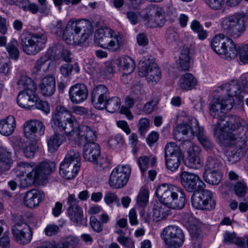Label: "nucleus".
Masks as SVG:
<instances>
[{"label": "nucleus", "mask_w": 248, "mask_h": 248, "mask_svg": "<svg viewBox=\"0 0 248 248\" xmlns=\"http://www.w3.org/2000/svg\"><path fill=\"white\" fill-rule=\"evenodd\" d=\"M16 127V120L12 115L0 120V134L3 136H9L12 135Z\"/></svg>", "instance_id": "nucleus-33"}, {"label": "nucleus", "mask_w": 248, "mask_h": 248, "mask_svg": "<svg viewBox=\"0 0 248 248\" xmlns=\"http://www.w3.org/2000/svg\"><path fill=\"white\" fill-rule=\"evenodd\" d=\"M221 168L220 163L216 158L209 156L206 161L204 171L221 170Z\"/></svg>", "instance_id": "nucleus-45"}, {"label": "nucleus", "mask_w": 248, "mask_h": 248, "mask_svg": "<svg viewBox=\"0 0 248 248\" xmlns=\"http://www.w3.org/2000/svg\"><path fill=\"white\" fill-rule=\"evenodd\" d=\"M161 237L167 248H179L184 244L185 235L183 230L179 227L169 225L162 230Z\"/></svg>", "instance_id": "nucleus-12"}, {"label": "nucleus", "mask_w": 248, "mask_h": 248, "mask_svg": "<svg viewBox=\"0 0 248 248\" xmlns=\"http://www.w3.org/2000/svg\"><path fill=\"white\" fill-rule=\"evenodd\" d=\"M191 58L188 49H184L181 51L179 59V66L182 70H188L190 67Z\"/></svg>", "instance_id": "nucleus-40"}, {"label": "nucleus", "mask_w": 248, "mask_h": 248, "mask_svg": "<svg viewBox=\"0 0 248 248\" xmlns=\"http://www.w3.org/2000/svg\"><path fill=\"white\" fill-rule=\"evenodd\" d=\"M73 66L72 64L67 63L60 67L61 73L64 77L68 76L72 72Z\"/></svg>", "instance_id": "nucleus-63"}, {"label": "nucleus", "mask_w": 248, "mask_h": 248, "mask_svg": "<svg viewBox=\"0 0 248 248\" xmlns=\"http://www.w3.org/2000/svg\"><path fill=\"white\" fill-rule=\"evenodd\" d=\"M159 135L157 132L155 131H152L148 136L146 139L147 143L149 146H152L158 139Z\"/></svg>", "instance_id": "nucleus-64"}, {"label": "nucleus", "mask_w": 248, "mask_h": 248, "mask_svg": "<svg viewBox=\"0 0 248 248\" xmlns=\"http://www.w3.org/2000/svg\"><path fill=\"white\" fill-rule=\"evenodd\" d=\"M163 13L162 8L157 5H151L145 9L142 19L148 27H161L164 23Z\"/></svg>", "instance_id": "nucleus-16"}, {"label": "nucleus", "mask_w": 248, "mask_h": 248, "mask_svg": "<svg viewBox=\"0 0 248 248\" xmlns=\"http://www.w3.org/2000/svg\"><path fill=\"white\" fill-rule=\"evenodd\" d=\"M223 241L225 244H235L240 247L245 246V241L242 238L238 237L234 232H230L227 231L223 234Z\"/></svg>", "instance_id": "nucleus-41"}, {"label": "nucleus", "mask_w": 248, "mask_h": 248, "mask_svg": "<svg viewBox=\"0 0 248 248\" xmlns=\"http://www.w3.org/2000/svg\"><path fill=\"white\" fill-rule=\"evenodd\" d=\"M25 137L37 141L45 134L46 127L44 123L37 119H32L25 122L23 125Z\"/></svg>", "instance_id": "nucleus-19"}, {"label": "nucleus", "mask_w": 248, "mask_h": 248, "mask_svg": "<svg viewBox=\"0 0 248 248\" xmlns=\"http://www.w3.org/2000/svg\"><path fill=\"white\" fill-rule=\"evenodd\" d=\"M126 16L130 22L133 25L138 23L140 20L141 16L138 11H131L126 13Z\"/></svg>", "instance_id": "nucleus-57"}, {"label": "nucleus", "mask_w": 248, "mask_h": 248, "mask_svg": "<svg viewBox=\"0 0 248 248\" xmlns=\"http://www.w3.org/2000/svg\"><path fill=\"white\" fill-rule=\"evenodd\" d=\"M62 162H65L70 165H77L80 167L81 158L79 152L76 149H71L68 151Z\"/></svg>", "instance_id": "nucleus-39"}, {"label": "nucleus", "mask_w": 248, "mask_h": 248, "mask_svg": "<svg viewBox=\"0 0 248 248\" xmlns=\"http://www.w3.org/2000/svg\"><path fill=\"white\" fill-rule=\"evenodd\" d=\"M247 16L245 13H238L222 19L221 29L235 38L241 36L246 30Z\"/></svg>", "instance_id": "nucleus-9"}, {"label": "nucleus", "mask_w": 248, "mask_h": 248, "mask_svg": "<svg viewBox=\"0 0 248 248\" xmlns=\"http://www.w3.org/2000/svg\"><path fill=\"white\" fill-rule=\"evenodd\" d=\"M116 240L124 248H135L134 241L127 236L117 237Z\"/></svg>", "instance_id": "nucleus-54"}, {"label": "nucleus", "mask_w": 248, "mask_h": 248, "mask_svg": "<svg viewBox=\"0 0 248 248\" xmlns=\"http://www.w3.org/2000/svg\"><path fill=\"white\" fill-rule=\"evenodd\" d=\"M150 121L146 118H140L138 123V130L141 135H144L148 131Z\"/></svg>", "instance_id": "nucleus-55"}, {"label": "nucleus", "mask_w": 248, "mask_h": 248, "mask_svg": "<svg viewBox=\"0 0 248 248\" xmlns=\"http://www.w3.org/2000/svg\"><path fill=\"white\" fill-rule=\"evenodd\" d=\"M79 242V238L75 235L68 236L58 244L47 243L46 246L37 248H76Z\"/></svg>", "instance_id": "nucleus-29"}, {"label": "nucleus", "mask_w": 248, "mask_h": 248, "mask_svg": "<svg viewBox=\"0 0 248 248\" xmlns=\"http://www.w3.org/2000/svg\"><path fill=\"white\" fill-rule=\"evenodd\" d=\"M12 232L15 240L18 243L26 245L32 239L31 227L25 223H17L12 228Z\"/></svg>", "instance_id": "nucleus-21"}, {"label": "nucleus", "mask_w": 248, "mask_h": 248, "mask_svg": "<svg viewBox=\"0 0 248 248\" xmlns=\"http://www.w3.org/2000/svg\"><path fill=\"white\" fill-rule=\"evenodd\" d=\"M12 154L7 149L0 146V175L8 171L13 164Z\"/></svg>", "instance_id": "nucleus-30"}, {"label": "nucleus", "mask_w": 248, "mask_h": 248, "mask_svg": "<svg viewBox=\"0 0 248 248\" xmlns=\"http://www.w3.org/2000/svg\"><path fill=\"white\" fill-rule=\"evenodd\" d=\"M240 128V120L236 116H225L220 119L215 125L214 135L216 140L220 144L229 143L230 141H239L238 130Z\"/></svg>", "instance_id": "nucleus-4"}, {"label": "nucleus", "mask_w": 248, "mask_h": 248, "mask_svg": "<svg viewBox=\"0 0 248 248\" xmlns=\"http://www.w3.org/2000/svg\"><path fill=\"white\" fill-rule=\"evenodd\" d=\"M165 156L167 169L172 171L176 170L182 156L180 147L173 142L167 143L165 148Z\"/></svg>", "instance_id": "nucleus-15"}, {"label": "nucleus", "mask_w": 248, "mask_h": 248, "mask_svg": "<svg viewBox=\"0 0 248 248\" xmlns=\"http://www.w3.org/2000/svg\"><path fill=\"white\" fill-rule=\"evenodd\" d=\"M69 99L73 104H79L85 101L88 96L86 85L77 83L72 86L68 91Z\"/></svg>", "instance_id": "nucleus-22"}, {"label": "nucleus", "mask_w": 248, "mask_h": 248, "mask_svg": "<svg viewBox=\"0 0 248 248\" xmlns=\"http://www.w3.org/2000/svg\"><path fill=\"white\" fill-rule=\"evenodd\" d=\"M38 86L44 96L52 95L55 90L56 80L54 76L50 75L46 76L42 78Z\"/></svg>", "instance_id": "nucleus-26"}, {"label": "nucleus", "mask_w": 248, "mask_h": 248, "mask_svg": "<svg viewBox=\"0 0 248 248\" xmlns=\"http://www.w3.org/2000/svg\"><path fill=\"white\" fill-rule=\"evenodd\" d=\"M149 191L145 187L140 189L137 197V203L141 207L147 205L149 201Z\"/></svg>", "instance_id": "nucleus-46"}, {"label": "nucleus", "mask_w": 248, "mask_h": 248, "mask_svg": "<svg viewBox=\"0 0 248 248\" xmlns=\"http://www.w3.org/2000/svg\"><path fill=\"white\" fill-rule=\"evenodd\" d=\"M198 84L197 78L190 73H186L179 78L178 85L182 90H191L195 88Z\"/></svg>", "instance_id": "nucleus-31"}, {"label": "nucleus", "mask_w": 248, "mask_h": 248, "mask_svg": "<svg viewBox=\"0 0 248 248\" xmlns=\"http://www.w3.org/2000/svg\"><path fill=\"white\" fill-rule=\"evenodd\" d=\"M18 85L23 90L18 94L17 103L20 108L31 110L32 104L37 99L36 84L29 77L22 76L18 81Z\"/></svg>", "instance_id": "nucleus-8"}, {"label": "nucleus", "mask_w": 248, "mask_h": 248, "mask_svg": "<svg viewBox=\"0 0 248 248\" xmlns=\"http://www.w3.org/2000/svg\"><path fill=\"white\" fill-rule=\"evenodd\" d=\"M109 93L106 86L98 85L92 92V101L94 107L98 109L104 108L105 102L107 100Z\"/></svg>", "instance_id": "nucleus-23"}, {"label": "nucleus", "mask_w": 248, "mask_h": 248, "mask_svg": "<svg viewBox=\"0 0 248 248\" xmlns=\"http://www.w3.org/2000/svg\"><path fill=\"white\" fill-rule=\"evenodd\" d=\"M182 147L186 149L184 158L185 165L189 168L199 169L203 166V159L201 156V149L191 141H187Z\"/></svg>", "instance_id": "nucleus-13"}, {"label": "nucleus", "mask_w": 248, "mask_h": 248, "mask_svg": "<svg viewBox=\"0 0 248 248\" xmlns=\"http://www.w3.org/2000/svg\"><path fill=\"white\" fill-rule=\"evenodd\" d=\"M114 64L117 66L118 70L123 71L127 74L132 73L135 69L134 61L126 55L116 58L114 61Z\"/></svg>", "instance_id": "nucleus-27"}, {"label": "nucleus", "mask_w": 248, "mask_h": 248, "mask_svg": "<svg viewBox=\"0 0 248 248\" xmlns=\"http://www.w3.org/2000/svg\"><path fill=\"white\" fill-rule=\"evenodd\" d=\"M186 201L185 193L180 188L168 207L173 209H181L184 207Z\"/></svg>", "instance_id": "nucleus-36"}, {"label": "nucleus", "mask_w": 248, "mask_h": 248, "mask_svg": "<svg viewBox=\"0 0 248 248\" xmlns=\"http://www.w3.org/2000/svg\"><path fill=\"white\" fill-rule=\"evenodd\" d=\"M90 225L93 230L96 232H100L103 230V224L95 217H90Z\"/></svg>", "instance_id": "nucleus-56"}, {"label": "nucleus", "mask_w": 248, "mask_h": 248, "mask_svg": "<svg viewBox=\"0 0 248 248\" xmlns=\"http://www.w3.org/2000/svg\"><path fill=\"white\" fill-rule=\"evenodd\" d=\"M234 190L235 193L238 197L244 196L248 191V187L243 181L237 183L234 186Z\"/></svg>", "instance_id": "nucleus-53"}, {"label": "nucleus", "mask_w": 248, "mask_h": 248, "mask_svg": "<svg viewBox=\"0 0 248 248\" xmlns=\"http://www.w3.org/2000/svg\"><path fill=\"white\" fill-rule=\"evenodd\" d=\"M196 136L201 143V144L205 148H210L212 146V144L209 139L204 135V131L202 127H200L198 132L196 134Z\"/></svg>", "instance_id": "nucleus-50"}, {"label": "nucleus", "mask_w": 248, "mask_h": 248, "mask_svg": "<svg viewBox=\"0 0 248 248\" xmlns=\"http://www.w3.org/2000/svg\"><path fill=\"white\" fill-rule=\"evenodd\" d=\"M37 149V141L29 142L23 149L24 155L27 158L34 157L35 153Z\"/></svg>", "instance_id": "nucleus-49"}, {"label": "nucleus", "mask_w": 248, "mask_h": 248, "mask_svg": "<svg viewBox=\"0 0 248 248\" xmlns=\"http://www.w3.org/2000/svg\"><path fill=\"white\" fill-rule=\"evenodd\" d=\"M47 37L43 32L31 33L28 36H21V45L23 51L29 55H35L46 46Z\"/></svg>", "instance_id": "nucleus-11"}, {"label": "nucleus", "mask_w": 248, "mask_h": 248, "mask_svg": "<svg viewBox=\"0 0 248 248\" xmlns=\"http://www.w3.org/2000/svg\"><path fill=\"white\" fill-rule=\"evenodd\" d=\"M240 59L243 63L248 62V45L245 44L239 48Z\"/></svg>", "instance_id": "nucleus-59"}, {"label": "nucleus", "mask_w": 248, "mask_h": 248, "mask_svg": "<svg viewBox=\"0 0 248 248\" xmlns=\"http://www.w3.org/2000/svg\"><path fill=\"white\" fill-rule=\"evenodd\" d=\"M180 188L170 183H162L157 186L155 195L158 201L168 207Z\"/></svg>", "instance_id": "nucleus-20"}, {"label": "nucleus", "mask_w": 248, "mask_h": 248, "mask_svg": "<svg viewBox=\"0 0 248 248\" xmlns=\"http://www.w3.org/2000/svg\"><path fill=\"white\" fill-rule=\"evenodd\" d=\"M211 46L214 51L220 57L224 53L225 47L232 46V39L219 33L216 35L211 40Z\"/></svg>", "instance_id": "nucleus-25"}, {"label": "nucleus", "mask_w": 248, "mask_h": 248, "mask_svg": "<svg viewBox=\"0 0 248 248\" xmlns=\"http://www.w3.org/2000/svg\"><path fill=\"white\" fill-rule=\"evenodd\" d=\"M50 124L53 129L63 131L69 140L78 144L87 142L83 148V157L86 161L92 163L96 161L101 151L99 145L93 141L96 138L95 130L87 125H79L76 118L62 106L56 108Z\"/></svg>", "instance_id": "nucleus-1"}, {"label": "nucleus", "mask_w": 248, "mask_h": 248, "mask_svg": "<svg viewBox=\"0 0 248 248\" xmlns=\"http://www.w3.org/2000/svg\"><path fill=\"white\" fill-rule=\"evenodd\" d=\"M220 90L227 93V98H217L211 104L210 111L214 117L217 115L219 112L231 109L235 99L241 101L243 98L240 94L242 91L235 80L221 85L218 89V91Z\"/></svg>", "instance_id": "nucleus-3"}, {"label": "nucleus", "mask_w": 248, "mask_h": 248, "mask_svg": "<svg viewBox=\"0 0 248 248\" xmlns=\"http://www.w3.org/2000/svg\"><path fill=\"white\" fill-rule=\"evenodd\" d=\"M93 33V28L86 21L71 19L67 23L62 37L67 44L76 45L86 41Z\"/></svg>", "instance_id": "nucleus-5"}, {"label": "nucleus", "mask_w": 248, "mask_h": 248, "mask_svg": "<svg viewBox=\"0 0 248 248\" xmlns=\"http://www.w3.org/2000/svg\"><path fill=\"white\" fill-rule=\"evenodd\" d=\"M120 99L117 97H113L108 99L105 102V108L108 112L114 113L118 110L120 107Z\"/></svg>", "instance_id": "nucleus-43"}, {"label": "nucleus", "mask_w": 248, "mask_h": 248, "mask_svg": "<svg viewBox=\"0 0 248 248\" xmlns=\"http://www.w3.org/2000/svg\"><path fill=\"white\" fill-rule=\"evenodd\" d=\"M132 172V168L127 164H120L111 170L108 178V184L114 189L124 187L128 183Z\"/></svg>", "instance_id": "nucleus-10"}, {"label": "nucleus", "mask_w": 248, "mask_h": 248, "mask_svg": "<svg viewBox=\"0 0 248 248\" xmlns=\"http://www.w3.org/2000/svg\"><path fill=\"white\" fill-rule=\"evenodd\" d=\"M44 198V195L37 189L27 192L24 197V203L27 207L33 208L37 207Z\"/></svg>", "instance_id": "nucleus-28"}, {"label": "nucleus", "mask_w": 248, "mask_h": 248, "mask_svg": "<svg viewBox=\"0 0 248 248\" xmlns=\"http://www.w3.org/2000/svg\"><path fill=\"white\" fill-rule=\"evenodd\" d=\"M139 75L141 77H145L147 82L153 85L157 83L161 77V71L157 64L149 60L140 62Z\"/></svg>", "instance_id": "nucleus-17"}, {"label": "nucleus", "mask_w": 248, "mask_h": 248, "mask_svg": "<svg viewBox=\"0 0 248 248\" xmlns=\"http://www.w3.org/2000/svg\"><path fill=\"white\" fill-rule=\"evenodd\" d=\"M132 95V97H128L125 100V104L129 108L133 106L136 100L141 98L142 95L140 87L137 86L135 88V90L133 92Z\"/></svg>", "instance_id": "nucleus-48"}, {"label": "nucleus", "mask_w": 248, "mask_h": 248, "mask_svg": "<svg viewBox=\"0 0 248 248\" xmlns=\"http://www.w3.org/2000/svg\"><path fill=\"white\" fill-rule=\"evenodd\" d=\"M206 3L211 8L215 10L221 9L223 6L225 0H205Z\"/></svg>", "instance_id": "nucleus-60"}, {"label": "nucleus", "mask_w": 248, "mask_h": 248, "mask_svg": "<svg viewBox=\"0 0 248 248\" xmlns=\"http://www.w3.org/2000/svg\"><path fill=\"white\" fill-rule=\"evenodd\" d=\"M98 170H105L109 168L111 165L110 159L107 155H103L96 159V161L93 163Z\"/></svg>", "instance_id": "nucleus-42"}, {"label": "nucleus", "mask_w": 248, "mask_h": 248, "mask_svg": "<svg viewBox=\"0 0 248 248\" xmlns=\"http://www.w3.org/2000/svg\"><path fill=\"white\" fill-rule=\"evenodd\" d=\"M177 126L173 132L174 138L178 141H183V144L194 138L199 130V122L194 118L189 116L186 112H178L176 117Z\"/></svg>", "instance_id": "nucleus-6"}, {"label": "nucleus", "mask_w": 248, "mask_h": 248, "mask_svg": "<svg viewBox=\"0 0 248 248\" xmlns=\"http://www.w3.org/2000/svg\"><path fill=\"white\" fill-rule=\"evenodd\" d=\"M178 177L182 186L189 192L205 187L204 183L200 177L195 173L181 171L178 173Z\"/></svg>", "instance_id": "nucleus-18"}, {"label": "nucleus", "mask_w": 248, "mask_h": 248, "mask_svg": "<svg viewBox=\"0 0 248 248\" xmlns=\"http://www.w3.org/2000/svg\"><path fill=\"white\" fill-rule=\"evenodd\" d=\"M54 164L44 161L38 164L33 162L18 161L12 171L20 179V186L27 188L38 185L53 171Z\"/></svg>", "instance_id": "nucleus-2"}, {"label": "nucleus", "mask_w": 248, "mask_h": 248, "mask_svg": "<svg viewBox=\"0 0 248 248\" xmlns=\"http://www.w3.org/2000/svg\"><path fill=\"white\" fill-rule=\"evenodd\" d=\"M149 158L147 156H142L138 158L137 163L142 173L148 169L149 166Z\"/></svg>", "instance_id": "nucleus-58"}, {"label": "nucleus", "mask_w": 248, "mask_h": 248, "mask_svg": "<svg viewBox=\"0 0 248 248\" xmlns=\"http://www.w3.org/2000/svg\"><path fill=\"white\" fill-rule=\"evenodd\" d=\"M192 206L199 210H211L216 205L213 193L209 190L194 192L191 198Z\"/></svg>", "instance_id": "nucleus-14"}, {"label": "nucleus", "mask_w": 248, "mask_h": 248, "mask_svg": "<svg viewBox=\"0 0 248 248\" xmlns=\"http://www.w3.org/2000/svg\"><path fill=\"white\" fill-rule=\"evenodd\" d=\"M232 46L230 47H225L224 48V53L222 54L221 57L225 59H234L238 54V50L236 45L232 40Z\"/></svg>", "instance_id": "nucleus-47"}, {"label": "nucleus", "mask_w": 248, "mask_h": 248, "mask_svg": "<svg viewBox=\"0 0 248 248\" xmlns=\"http://www.w3.org/2000/svg\"><path fill=\"white\" fill-rule=\"evenodd\" d=\"M17 44V42L15 40H13L6 47V50L12 59H17L18 57L19 51L16 47Z\"/></svg>", "instance_id": "nucleus-52"}, {"label": "nucleus", "mask_w": 248, "mask_h": 248, "mask_svg": "<svg viewBox=\"0 0 248 248\" xmlns=\"http://www.w3.org/2000/svg\"><path fill=\"white\" fill-rule=\"evenodd\" d=\"M51 62V56L46 53L38 59L33 68L32 77L37 79L42 78L48 70Z\"/></svg>", "instance_id": "nucleus-24"}, {"label": "nucleus", "mask_w": 248, "mask_h": 248, "mask_svg": "<svg viewBox=\"0 0 248 248\" xmlns=\"http://www.w3.org/2000/svg\"><path fill=\"white\" fill-rule=\"evenodd\" d=\"M59 230V227L54 224H48L44 230V232L47 236H52L56 234Z\"/></svg>", "instance_id": "nucleus-62"}, {"label": "nucleus", "mask_w": 248, "mask_h": 248, "mask_svg": "<svg viewBox=\"0 0 248 248\" xmlns=\"http://www.w3.org/2000/svg\"><path fill=\"white\" fill-rule=\"evenodd\" d=\"M104 200L106 204L108 206L111 205L113 203H115L118 206L121 205L119 199L117 195L114 193L110 192L106 193Z\"/></svg>", "instance_id": "nucleus-51"}, {"label": "nucleus", "mask_w": 248, "mask_h": 248, "mask_svg": "<svg viewBox=\"0 0 248 248\" xmlns=\"http://www.w3.org/2000/svg\"><path fill=\"white\" fill-rule=\"evenodd\" d=\"M80 168L77 164L74 165L62 162L59 168L60 174L63 178L71 179L77 175Z\"/></svg>", "instance_id": "nucleus-32"}, {"label": "nucleus", "mask_w": 248, "mask_h": 248, "mask_svg": "<svg viewBox=\"0 0 248 248\" xmlns=\"http://www.w3.org/2000/svg\"><path fill=\"white\" fill-rule=\"evenodd\" d=\"M66 140L64 134L55 131L53 135L47 140L48 151L50 153L56 151Z\"/></svg>", "instance_id": "nucleus-34"}, {"label": "nucleus", "mask_w": 248, "mask_h": 248, "mask_svg": "<svg viewBox=\"0 0 248 248\" xmlns=\"http://www.w3.org/2000/svg\"><path fill=\"white\" fill-rule=\"evenodd\" d=\"M36 101H35L31 107V110L38 109L42 111L45 114H48L50 111V108L48 103L40 99L38 95Z\"/></svg>", "instance_id": "nucleus-44"}, {"label": "nucleus", "mask_w": 248, "mask_h": 248, "mask_svg": "<svg viewBox=\"0 0 248 248\" xmlns=\"http://www.w3.org/2000/svg\"><path fill=\"white\" fill-rule=\"evenodd\" d=\"M114 72V68L111 62H107L105 63V66L102 73L107 78H110Z\"/></svg>", "instance_id": "nucleus-61"}, {"label": "nucleus", "mask_w": 248, "mask_h": 248, "mask_svg": "<svg viewBox=\"0 0 248 248\" xmlns=\"http://www.w3.org/2000/svg\"><path fill=\"white\" fill-rule=\"evenodd\" d=\"M170 214V210L164 205L156 202L152 208V211L150 212L154 220L159 221L167 218Z\"/></svg>", "instance_id": "nucleus-35"}, {"label": "nucleus", "mask_w": 248, "mask_h": 248, "mask_svg": "<svg viewBox=\"0 0 248 248\" xmlns=\"http://www.w3.org/2000/svg\"><path fill=\"white\" fill-rule=\"evenodd\" d=\"M221 170L204 171L203 175L204 180L209 184L218 185L222 179Z\"/></svg>", "instance_id": "nucleus-37"}, {"label": "nucleus", "mask_w": 248, "mask_h": 248, "mask_svg": "<svg viewBox=\"0 0 248 248\" xmlns=\"http://www.w3.org/2000/svg\"><path fill=\"white\" fill-rule=\"evenodd\" d=\"M94 41L98 46L111 52L120 51L124 45L123 36L110 28L99 29L94 33Z\"/></svg>", "instance_id": "nucleus-7"}, {"label": "nucleus", "mask_w": 248, "mask_h": 248, "mask_svg": "<svg viewBox=\"0 0 248 248\" xmlns=\"http://www.w3.org/2000/svg\"><path fill=\"white\" fill-rule=\"evenodd\" d=\"M67 213L70 220L77 225L81 224L83 218L82 208L79 206L68 207Z\"/></svg>", "instance_id": "nucleus-38"}]
</instances>
